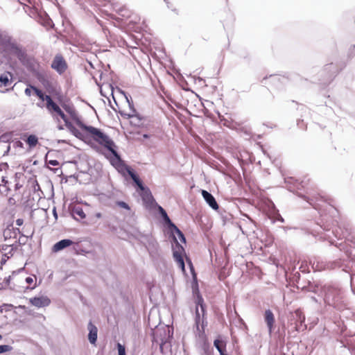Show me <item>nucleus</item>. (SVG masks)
Returning a JSON list of instances; mask_svg holds the SVG:
<instances>
[{"label":"nucleus","instance_id":"obj_15","mask_svg":"<svg viewBox=\"0 0 355 355\" xmlns=\"http://www.w3.org/2000/svg\"><path fill=\"white\" fill-rule=\"evenodd\" d=\"M51 68L55 70L59 74L63 73L67 69V64L62 55L58 54L55 56Z\"/></svg>","mask_w":355,"mask_h":355},{"label":"nucleus","instance_id":"obj_17","mask_svg":"<svg viewBox=\"0 0 355 355\" xmlns=\"http://www.w3.org/2000/svg\"><path fill=\"white\" fill-rule=\"evenodd\" d=\"M51 302V299L46 295L35 296L29 299V303L37 308L46 307Z\"/></svg>","mask_w":355,"mask_h":355},{"label":"nucleus","instance_id":"obj_61","mask_svg":"<svg viewBox=\"0 0 355 355\" xmlns=\"http://www.w3.org/2000/svg\"><path fill=\"white\" fill-rule=\"evenodd\" d=\"M52 212H53V215L55 219L57 220L58 219V213H57L55 207H53Z\"/></svg>","mask_w":355,"mask_h":355},{"label":"nucleus","instance_id":"obj_53","mask_svg":"<svg viewBox=\"0 0 355 355\" xmlns=\"http://www.w3.org/2000/svg\"><path fill=\"white\" fill-rule=\"evenodd\" d=\"M31 91H33V89L31 88V87L28 85V87H27L26 89H25V91H24V93L27 96H31Z\"/></svg>","mask_w":355,"mask_h":355},{"label":"nucleus","instance_id":"obj_58","mask_svg":"<svg viewBox=\"0 0 355 355\" xmlns=\"http://www.w3.org/2000/svg\"><path fill=\"white\" fill-rule=\"evenodd\" d=\"M1 182L3 183V187H6L9 183L8 180H6V177H2Z\"/></svg>","mask_w":355,"mask_h":355},{"label":"nucleus","instance_id":"obj_4","mask_svg":"<svg viewBox=\"0 0 355 355\" xmlns=\"http://www.w3.org/2000/svg\"><path fill=\"white\" fill-rule=\"evenodd\" d=\"M322 297L324 302L335 309L342 311L349 309L345 291L341 287L333 284H324L321 290Z\"/></svg>","mask_w":355,"mask_h":355},{"label":"nucleus","instance_id":"obj_51","mask_svg":"<svg viewBox=\"0 0 355 355\" xmlns=\"http://www.w3.org/2000/svg\"><path fill=\"white\" fill-rule=\"evenodd\" d=\"M47 163L51 166H56L59 165V162L56 159H51L47 161Z\"/></svg>","mask_w":355,"mask_h":355},{"label":"nucleus","instance_id":"obj_43","mask_svg":"<svg viewBox=\"0 0 355 355\" xmlns=\"http://www.w3.org/2000/svg\"><path fill=\"white\" fill-rule=\"evenodd\" d=\"M13 305L11 304H3V305L0 306V312L2 313L3 310L6 312L10 311Z\"/></svg>","mask_w":355,"mask_h":355},{"label":"nucleus","instance_id":"obj_34","mask_svg":"<svg viewBox=\"0 0 355 355\" xmlns=\"http://www.w3.org/2000/svg\"><path fill=\"white\" fill-rule=\"evenodd\" d=\"M126 99L127 103H128V106L130 107V110L132 111V112H136V109L135 108L133 101L132 100V98L130 95L126 94L124 92H121Z\"/></svg>","mask_w":355,"mask_h":355},{"label":"nucleus","instance_id":"obj_5","mask_svg":"<svg viewBox=\"0 0 355 355\" xmlns=\"http://www.w3.org/2000/svg\"><path fill=\"white\" fill-rule=\"evenodd\" d=\"M136 191L139 193L146 209H156L157 210L158 214L162 218V223L167 229V231L175 225L171 220L166 210L156 202L150 189L147 186L143 183L141 187H138Z\"/></svg>","mask_w":355,"mask_h":355},{"label":"nucleus","instance_id":"obj_44","mask_svg":"<svg viewBox=\"0 0 355 355\" xmlns=\"http://www.w3.org/2000/svg\"><path fill=\"white\" fill-rule=\"evenodd\" d=\"M89 144V146H91V148H92V149H94L96 152H97V153H101H101H104V152L102 150V149H101V148L98 145H96V144H94V143H92V142H91V143H90V144Z\"/></svg>","mask_w":355,"mask_h":355},{"label":"nucleus","instance_id":"obj_35","mask_svg":"<svg viewBox=\"0 0 355 355\" xmlns=\"http://www.w3.org/2000/svg\"><path fill=\"white\" fill-rule=\"evenodd\" d=\"M186 261L189 267V269H190V271H191V276H192V279H193V277H195L196 278H197V274L195 271V268H194V266L193 265V263L191 261V259L189 258V257H186Z\"/></svg>","mask_w":355,"mask_h":355},{"label":"nucleus","instance_id":"obj_29","mask_svg":"<svg viewBox=\"0 0 355 355\" xmlns=\"http://www.w3.org/2000/svg\"><path fill=\"white\" fill-rule=\"evenodd\" d=\"M12 74L6 71L0 74V87H7L12 83Z\"/></svg>","mask_w":355,"mask_h":355},{"label":"nucleus","instance_id":"obj_2","mask_svg":"<svg viewBox=\"0 0 355 355\" xmlns=\"http://www.w3.org/2000/svg\"><path fill=\"white\" fill-rule=\"evenodd\" d=\"M318 224L324 231L332 230V234L338 240L345 239L347 242L355 244L354 230L349 223H338L335 218L321 214V218Z\"/></svg>","mask_w":355,"mask_h":355},{"label":"nucleus","instance_id":"obj_52","mask_svg":"<svg viewBox=\"0 0 355 355\" xmlns=\"http://www.w3.org/2000/svg\"><path fill=\"white\" fill-rule=\"evenodd\" d=\"M270 78L272 80V81H273V82L277 81V80L280 81L281 79H284V78H280L279 76H277L276 75H270Z\"/></svg>","mask_w":355,"mask_h":355},{"label":"nucleus","instance_id":"obj_30","mask_svg":"<svg viewBox=\"0 0 355 355\" xmlns=\"http://www.w3.org/2000/svg\"><path fill=\"white\" fill-rule=\"evenodd\" d=\"M46 106L50 112H55V114L61 109L51 97H48V100L46 102Z\"/></svg>","mask_w":355,"mask_h":355},{"label":"nucleus","instance_id":"obj_38","mask_svg":"<svg viewBox=\"0 0 355 355\" xmlns=\"http://www.w3.org/2000/svg\"><path fill=\"white\" fill-rule=\"evenodd\" d=\"M116 205L118 207H121V208H123V209H125V210H128V211L130 210V205H129L127 202H125V201H123V200H117V201L116 202Z\"/></svg>","mask_w":355,"mask_h":355},{"label":"nucleus","instance_id":"obj_6","mask_svg":"<svg viewBox=\"0 0 355 355\" xmlns=\"http://www.w3.org/2000/svg\"><path fill=\"white\" fill-rule=\"evenodd\" d=\"M168 237L171 239L173 257L175 261L178 263L179 268L183 272H185V263L184 260V256L185 255V249L180 244L175 234L178 236L180 242L186 243L187 239L183 232L175 225L168 231H167Z\"/></svg>","mask_w":355,"mask_h":355},{"label":"nucleus","instance_id":"obj_42","mask_svg":"<svg viewBox=\"0 0 355 355\" xmlns=\"http://www.w3.org/2000/svg\"><path fill=\"white\" fill-rule=\"evenodd\" d=\"M28 236H25L24 234H20V237L17 241H16V243H17L19 245H25L27 241V239Z\"/></svg>","mask_w":355,"mask_h":355},{"label":"nucleus","instance_id":"obj_16","mask_svg":"<svg viewBox=\"0 0 355 355\" xmlns=\"http://www.w3.org/2000/svg\"><path fill=\"white\" fill-rule=\"evenodd\" d=\"M295 327L294 329L296 331H304L306 329V324H305V315L300 309L295 311Z\"/></svg>","mask_w":355,"mask_h":355},{"label":"nucleus","instance_id":"obj_57","mask_svg":"<svg viewBox=\"0 0 355 355\" xmlns=\"http://www.w3.org/2000/svg\"><path fill=\"white\" fill-rule=\"evenodd\" d=\"M142 137H143L144 139H150L151 137H155V135H150V134H148V133H144V134H143Z\"/></svg>","mask_w":355,"mask_h":355},{"label":"nucleus","instance_id":"obj_45","mask_svg":"<svg viewBox=\"0 0 355 355\" xmlns=\"http://www.w3.org/2000/svg\"><path fill=\"white\" fill-rule=\"evenodd\" d=\"M202 349L203 354L202 355H211L209 346L208 345L205 344L202 347Z\"/></svg>","mask_w":355,"mask_h":355},{"label":"nucleus","instance_id":"obj_56","mask_svg":"<svg viewBox=\"0 0 355 355\" xmlns=\"http://www.w3.org/2000/svg\"><path fill=\"white\" fill-rule=\"evenodd\" d=\"M15 223L17 226H21L24 223V220L22 218H17Z\"/></svg>","mask_w":355,"mask_h":355},{"label":"nucleus","instance_id":"obj_49","mask_svg":"<svg viewBox=\"0 0 355 355\" xmlns=\"http://www.w3.org/2000/svg\"><path fill=\"white\" fill-rule=\"evenodd\" d=\"M355 55V44L350 47L348 52V57L352 58Z\"/></svg>","mask_w":355,"mask_h":355},{"label":"nucleus","instance_id":"obj_59","mask_svg":"<svg viewBox=\"0 0 355 355\" xmlns=\"http://www.w3.org/2000/svg\"><path fill=\"white\" fill-rule=\"evenodd\" d=\"M25 282L28 284H31L33 282V279L32 277H27L26 279H25Z\"/></svg>","mask_w":355,"mask_h":355},{"label":"nucleus","instance_id":"obj_48","mask_svg":"<svg viewBox=\"0 0 355 355\" xmlns=\"http://www.w3.org/2000/svg\"><path fill=\"white\" fill-rule=\"evenodd\" d=\"M297 125L299 128H301L303 130H305L306 128V125L304 124L303 120H300V119L297 120Z\"/></svg>","mask_w":355,"mask_h":355},{"label":"nucleus","instance_id":"obj_1","mask_svg":"<svg viewBox=\"0 0 355 355\" xmlns=\"http://www.w3.org/2000/svg\"><path fill=\"white\" fill-rule=\"evenodd\" d=\"M309 180L304 178L300 182L293 177H287L285 178L288 191L295 193L300 198L305 200L314 209L321 210L322 205L320 202H327L329 204L334 211L337 210L331 205L332 200L320 196L318 193H315L311 187L309 186Z\"/></svg>","mask_w":355,"mask_h":355},{"label":"nucleus","instance_id":"obj_28","mask_svg":"<svg viewBox=\"0 0 355 355\" xmlns=\"http://www.w3.org/2000/svg\"><path fill=\"white\" fill-rule=\"evenodd\" d=\"M66 127L69 130V131L77 139H79L82 141H83L86 137V135H85L83 133L80 132L73 125L71 122L69 123Z\"/></svg>","mask_w":355,"mask_h":355},{"label":"nucleus","instance_id":"obj_46","mask_svg":"<svg viewBox=\"0 0 355 355\" xmlns=\"http://www.w3.org/2000/svg\"><path fill=\"white\" fill-rule=\"evenodd\" d=\"M13 147L24 148V144L20 140L17 139L16 141H13Z\"/></svg>","mask_w":355,"mask_h":355},{"label":"nucleus","instance_id":"obj_37","mask_svg":"<svg viewBox=\"0 0 355 355\" xmlns=\"http://www.w3.org/2000/svg\"><path fill=\"white\" fill-rule=\"evenodd\" d=\"M12 135L10 133H3L0 136V143H10Z\"/></svg>","mask_w":355,"mask_h":355},{"label":"nucleus","instance_id":"obj_60","mask_svg":"<svg viewBox=\"0 0 355 355\" xmlns=\"http://www.w3.org/2000/svg\"><path fill=\"white\" fill-rule=\"evenodd\" d=\"M10 150V146L8 145L6 147V150L4 151L3 155V156L8 155L9 154Z\"/></svg>","mask_w":355,"mask_h":355},{"label":"nucleus","instance_id":"obj_19","mask_svg":"<svg viewBox=\"0 0 355 355\" xmlns=\"http://www.w3.org/2000/svg\"><path fill=\"white\" fill-rule=\"evenodd\" d=\"M201 194L206 203L214 210L218 211L219 205L214 196L209 191L202 189Z\"/></svg>","mask_w":355,"mask_h":355},{"label":"nucleus","instance_id":"obj_21","mask_svg":"<svg viewBox=\"0 0 355 355\" xmlns=\"http://www.w3.org/2000/svg\"><path fill=\"white\" fill-rule=\"evenodd\" d=\"M88 333V340L92 344L95 345L98 338V329L95 324L90 320L87 324Z\"/></svg>","mask_w":355,"mask_h":355},{"label":"nucleus","instance_id":"obj_39","mask_svg":"<svg viewBox=\"0 0 355 355\" xmlns=\"http://www.w3.org/2000/svg\"><path fill=\"white\" fill-rule=\"evenodd\" d=\"M58 116L61 117V119L64 121L65 126L70 123L71 121L67 116V115L64 113V112L60 109L57 113Z\"/></svg>","mask_w":355,"mask_h":355},{"label":"nucleus","instance_id":"obj_23","mask_svg":"<svg viewBox=\"0 0 355 355\" xmlns=\"http://www.w3.org/2000/svg\"><path fill=\"white\" fill-rule=\"evenodd\" d=\"M22 139L26 143L30 149L35 148L38 144V138L34 134L25 133Z\"/></svg>","mask_w":355,"mask_h":355},{"label":"nucleus","instance_id":"obj_55","mask_svg":"<svg viewBox=\"0 0 355 355\" xmlns=\"http://www.w3.org/2000/svg\"><path fill=\"white\" fill-rule=\"evenodd\" d=\"M11 281V276H8L4 278L3 284H6V285H9Z\"/></svg>","mask_w":355,"mask_h":355},{"label":"nucleus","instance_id":"obj_24","mask_svg":"<svg viewBox=\"0 0 355 355\" xmlns=\"http://www.w3.org/2000/svg\"><path fill=\"white\" fill-rule=\"evenodd\" d=\"M21 231L19 228L18 227H13L11 226H8L4 231H3V237L5 240H7L8 239L11 238H16L18 234H21Z\"/></svg>","mask_w":355,"mask_h":355},{"label":"nucleus","instance_id":"obj_7","mask_svg":"<svg viewBox=\"0 0 355 355\" xmlns=\"http://www.w3.org/2000/svg\"><path fill=\"white\" fill-rule=\"evenodd\" d=\"M0 47L6 53L15 55L21 63L25 64L28 61L26 50L11 36L4 35L0 42Z\"/></svg>","mask_w":355,"mask_h":355},{"label":"nucleus","instance_id":"obj_26","mask_svg":"<svg viewBox=\"0 0 355 355\" xmlns=\"http://www.w3.org/2000/svg\"><path fill=\"white\" fill-rule=\"evenodd\" d=\"M130 124L135 127H141L144 125L145 119L141 116L137 111L132 112V117L130 118Z\"/></svg>","mask_w":355,"mask_h":355},{"label":"nucleus","instance_id":"obj_13","mask_svg":"<svg viewBox=\"0 0 355 355\" xmlns=\"http://www.w3.org/2000/svg\"><path fill=\"white\" fill-rule=\"evenodd\" d=\"M320 239L329 241L330 245H334L338 248L339 250L344 252L347 256L351 254L350 248L355 245L347 242L345 240L344 242L337 243L334 239H332L329 235H327L325 233L320 236Z\"/></svg>","mask_w":355,"mask_h":355},{"label":"nucleus","instance_id":"obj_50","mask_svg":"<svg viewBox=\"0 0 355 355\" xmlns=\"http://www.w3.org/2000/svg\"><path fill=\"white\" fill-rule=\"evenodd\" d=\"M9 167L8 164L7 162H1L0 163V171L3 170H6Z\"/></svg>","mask_w":355,"mask_h":355},{"label":"nucleus","instance_id":"obj_40","mask_svg":"<svg viewBox=\"0 0 355 355\" xmlns=\"http://www.w3.org/2000/svg\"><path fill=\"white\" fill-rule=\"evenodd\" d=\"M12 350V347L10 345H0V354H3Z\"/></svg>","mask_w":355,"mask_h":355},{"label":"nucleus","instance_id":"obj_47","mask_svg":"<svg viewBox=\"0 0 355 355\" xmlns=\"http://www.w3.org/2000/svg\"><path fill=\"white\" fill-rule=\"evenodd\" d=\"M119 113L121 114V116L124 117L125 119H130L132 117V113H126L123 111H119Z\"/></svg>","mask_w":355,"mask_h":355},{"label":"nucleus","instance_id":"obj_3","mask_svg":"<svg viewBox=\"0 0 355 355\" xmlns=\"http://www.w3.org/2000/svg\"><path fill=\"white\" fill-rule=\"evenodd\" d=\"M117 148L115 143H113V146H110L106 148L108 153H101V154L103 155L105 157L109 160L110 164L123 176H125V173H127L132 180V186L137 189L138 187H141L144 182L137 173L130 166L125 164L118 153Z\"/></svg>","mask_w":355,"mask_h":355},{"label":"nucleus","instance_id":"obj_14","mask_svg":"<svg viewBox=\"0 0 355 355\" xmlns=\"http://www.w3.org/2000/svg\"><path fill=\"white\" fill-rule=\"evenodd\" d=\"M173 331H171L169 328L164 329L163 333L159 335L157 334V338L159 340V350L162 354H164V347L169 344L171 345V340L173 339Z\"/></svg>","mask_w":355,"mask_h":355},{"label":"nucleus","instance_id":"obj_54","mask_svg":"<svg viewBox=\"0 0 355 355\" xmlns=\"http://www.w3.org/2000/svg\"><path fill=\"white\" fill-rule=\"evenodd\" d=\"M235 313L238 316V321H239V322L241 325H243L245 327H246V324H245L244 320L239 315V314L236 312H235Z\"/></svg>","mask_w":355,"mask_h":355},{"label":"nucleus","instance_id":"obj_64","mask_svg":"<svg viewBox=\"0 0 355 355\" xmlns=\"http://www.w3.org/2000/svg\"><path fill=\"white\" fill-rule=\"evenodd\" d=\"M95 217L97 218H100L102 217V214L101 212H97L95 214Z\"/></svg>","mask_w":355,"mask_h":355},{"label":"nucleus","instance_id":"obj_41","mask_svg":"<svg viewBox=\"0 0 355 355\" xmlns=\"http://www.w3.org/2000/svg\"><path fill=\"white\" fill-rule=\"evenodd\" d=\"M118 355H126L125 347L123 345L118 343L117 345Z\"/></svg>","mask_w":355,"mask_h":355},{"label":"nucleus","instance_id":"obj_11","mask_svg":"<svg viewBox=\"0 0 355 355\" xmlns=\"http://www.w3.org/2000/svg\"><path fill=\"white\" fill-rule=\"evenodd\" d=\"M311 268L315 271H321L326 269H335L342 266V261L340 259L335 260L334 261H324L315 259L313 261H310Z\"/></svg>","mask_w":355,"mask_h":355},{"label":"nucleus","instance_id":"obj_25","mask_svg":"<svg viewBox=\"0 0 355 355\" xmlns=\"http://www.w3.org/2000/svg\"><path fill=\"white\" fill-rule=\"evenodd\" d=\"M38 80L45 87L48 92L54 94L56 92V89L52 83L43 76H40Z\"/></svg>","mask_w":355,"mask_h":355},{"label":"nucleus","instance_id":"obj_63","mask_svg":"<svg viewBox=\"0 0 355 355\" xmlns=\"http://www.w3.org/2000/svg\"><path fill=\"white\" fill-rule=\"evenodd\" d=\"M57 142H58V144H61V143H62V144H68V141H67V140H65V139H58V140L57 141Z\"/></svg>","mask_w":355,"mask_h":355},{"label":"nucleus","instance_id":"obj_31","mask_svg":"<svg viewBox=\"0 0 355 355\" xmlns=\"http://www.w3.org/2000/svg\"><path fill=\"white\" fill-rule=\"evenodd\" d=\"M214 346L219 353L226 352V343L220 336L214 340Z\"/></svg>","mask_w":355,"mask_h":355},{"label":"nucleus","instance_id":"obj_18","mask_svg":"<svg viewBox=\"0 0 355 355\" xmlns=\"http://www.w3.org/2000/svg\"><path fill=\"white\" fill-rule=\"evenodd\" d=\"M63 109L69 114L71 119L76 123V124L81 129L85 123L78 116L76 110L73 106L69 105L63 104Z\"/></svg>","mask_w":355,"mask_h":355},{"label":"nucleus","instance_id":"obj_32","mask_svg":"<svg viewBox=\"0 0 355 355\" xmlns=\"http://www.w3.org/2000/svg\"><path fill=\"white\" fill-rule=\"evenodd\" d=\"M199 308H200V306H197V305H196L194 321H195V326H196L197 330H200V326L202 327V313H200Z\"/></svg>","mask_w":355,"mask_h":355},{"label":"nucleus","instance_id":"obj_12","mask_svg":"<svg viewBox=\"0 0 355 355\" xmlns=\"http://www.w3.org/2000/svg\"><path fill=\"white\" fill-rule=\"evenodd\" d=\"M297 288H300L302 291H304L313 293L315 294H317L320 298L322 297L321 290H323V286H321L318 283H315L309 280H308L305 284H303L300 281H297Z\"/></svg>","mask_w":355,"mask_h":355},{"label":"nucleus","instance_id":"obj_10","mask_svg":"<svg viewBox=\"0 0 355 355\" xmlns=\"http://www.w3.org/2000/svg\"><path fill=\"white\" fill-rule=\"evenodd\" d=\"M191 289L192 295L193 297L194 303L197 306H200V312L202 313V329L205 330V326H207L206 315H207V306L203 299L202 295L200 293L198 278L193 277L191 282Z\"/></svg>","mask_w":355,"mask_h":355},{"label":"nucleus","instance_id":"obj_22","mask_svg":"<svg viewBox=\"0 0 355 355\" xmlns=\"http://www.w3.org/2000/svg\"><path fill=\"white\" fill-rule=\"evenodd\" d=\"M73 244V241L70 239H64L58 242H56L52 248V251L53 252H60L67 247L71 246Z\"/></svg>","mask_w":355,"mask_h":355},{"label":"nucleus","instance_id":"obj_20","mask_svg":"<svg viewBox=\"0 0 355 355\" xmlns=\"http://www.w3.org/2000/svg\"><path fill=\"white\" fill-rule=\"evenodd\" d=\"M264 321L266 323L268 332L270 334L275 329V315L270 309H266L264 312Z\"/></svg>","mask_w":355,"mask_h":355},{"label":"nucleus","instance_id":"obj_9","mask_svg":"<svg viewBox=\"0 0 355 355\" xmlns=\"http://www.w3.org/2000/svg\"><path fill=\"white\" fill-rule=\"evenodd\" d=\"M344 67V64L334 62L327 64L318 73V83L322 85H329Z\"/></svg>","mask_w":355,"mask_h":355},{"label":"nucleus","instance_id":"obj_36","mask_svg":"<svg viewBox=\"0 0 355 355\" xmlns=\"http://www.w3.org/2000/svg\"><path fill=\"white\" fill-rule=\"evenodd\" d=\"M272 223L276 221H279L281 223H284V218L281 216L277 209H275L272 217Z\"/></svg>","mask_w":355,"mask_h":355},{"label":"nucleus","instance_id":"obj_8","mask_svg":"<svg viewBox=\"0 0 355 355\" xmlns=\"http://www.w3.org/2000/svg\"><path fill=\"white\" fill-rule=\"evenodd\" d=\"M81 130L86 132V137H91L105 148H108L110 146H113V143H114V141L100 128L85 124Z\"/></svg>","mask_w":355,"mask_h":355},{"label":"nucleus","instance_id":"obj_27","mask_svg":"<svg viewBox=\"0 0 355 355\" xmlns=\"http://www.w3.org/2000/svg\"><path fill=\"white\" fill-rule=\"evenodd\" d=\"M70 214L74 219H76L75 215L78 216L81 219H84L86 218V214H85L83 207L78 205H74L72 207H69Z\"/></svg>","mask_w":355,"mask_h":355},{"label":"nucleus","instance_id":"obj_62","mask_svg":"<svg viewBox=\"0 0 355 355\" xmlns=\"http://www.w3.org/2000/svg\"><path fill=\"white\" fill-rule=\"evenodd\" d=\"M34 189H35V190H39V189H40V184H38V182H37V180H35V182Z\"/></svg>","mask_w":355,"mask_h":355},{"label":"nucleus","instance_id":"obj_33","mask_svg":"<svg viewBox=\"0 0 355 355\" xmlns=\"http://www.w3.org/2000/svg\"><path fill=\"white\" fill-rule=\"evenodd\" d=\"M31 88L33 89L34 94L42 101H47L48 97H51L49 95H46L42 89L37 88L34 85H29Z\"/></svg>","mask_w":355,"mask_h":355}]
</instances>
